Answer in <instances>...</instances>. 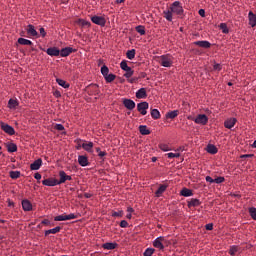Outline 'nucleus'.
Wrapping results in <instances>:
<instances>
[{
  "label": "nucleus",
  "instance_id": "f257e3e1",
  "mask_svg": "<svg viewBox=\"0 0 256 256\" xmlns=\"http://www.w3.org/2000/svg\"><path fill=\"white\" fill-rule=\"evenodd\" d=\"M157 62L163 67L170 68L174 64V57L171 54H163L158 57Z\"/></svg>",
  "mask_w": 256,
  "mask_h": 256
},
{
  "label": "nucleus",
  "instance_id": "f03ea898",
  "mask_svg": "<svg viewBox=\"0 0 256 256\" xmlns=\"http://www.w3.org/2000/svg\"><path fill=\"white\" fill-rule=\"evenodd\" d=\"M170 8H171V12L173 14L178 15L180 18L184 17L185 10H184L183 5L181 4V2L174 1V3H172L170 5Z\"/></svg>",
  "mask_w": 256,
  "mask_h": 256
},
{
  "label": "nucleus",
  "instance_id": "7ed1b4c3",
  "mask_svg": "<svg viewBox=\"0 0 256 256\" xmlns=\"http://www.w3.org/2000/svg\"><path fill=\"white\" fill-rule=\"evenodd\" d=\"M79 216L77 214H61L54 217V221H67L72 219H77Z\"/></svg>",
  "mask_w": 256,
  "mask_h": 256
},
{
  "label": "nucleus",
  "instance_id": "20e7f679",
  "mask_svg": "<svg viewBox=\"0 0 256 256\" xmlns=\"http://www.w3.org/2000/svg\"><path fill=\"white\" fill-rule=\"evenodd\" d=\"M148 109H149V103L147 101L139 102L137 105V110L142 115H146Z\"/></svg>",
  "mask_w": 256,
  "mask_h": 256
},
{
  "label": "nucleus",
  "instance_id": "39448f33",
  "mask_svg": "<svg viewBox=\"0 0 256 256\" xmlns=\"http://www.w3.org/2000/svg\"><path fill=\"white\" fill-rule=\"evenodd\" d=\"M91 22L102 27H104L107 23L106 19L100 16L91 17Z\"/></svg>",
  "mask_w": 256,
  "mask_h": 256
},
{
  "label": "nucleus",
  "instance_id": "423d86ee",
  "mask_svg": "<svg viewBox=\"0 0 256 256\" xmlns=\"http://www.w3.org/2000/svg\"><path fill=\"white\" fill-rule=\"evenodd\" d=\"M72 53H77V49H73V48L67 46L66 48L60 50L61 57H68Z\"/></svg>",
  "mask_w": 256,
  "mask_h": 256
},
{
  "label": "nucleus",
  "instance_id": "0eeeda50",
  "mask_svg": "<svg viewBox=\"0 0 256 256\" xmlns=\"http://www.w3.org/2000/svg\"><path fill=\"white\" fill-rule=\"evenodd\" d=\"M164 241L165 239L162 236L156 238L153 242V247L156 249L164 250V244H163Z\"/></svg>",
  "mask_w": 256,
  "mask_h": 256
},
{
  "label": "nucleus",
  "instance_id": "6e6552de",
  "mask_svg": "<svg viewBox=\"0 0 256 256\" xmlns=\"http://www.w3.org/2000/svg\"><path fill=\"white\" fill-rule=\"evenodd\" d=\"M1 129L10 136L15 135V128L10 126L9 124L2 123Z\"/></svg>",
  "mask_w": 256,
  "mask_h": 256
},
{
  "label": "nucleus",
  "instance_id": "1a4fd4ad",
  "mask_svg": "<svg viewBox=\"0 0 256 256\" xmlns=\"http://www.w3.org/2000/svg\"><path fill=\"white\" fill-rule=\"evenodd\" d=\"M207 122H208V117L207 115H204V114H200L194 119V123H197V124L206 125Z\"/></svg>",
  "mask_w": 256,
  "mask_h": 256
},
{
  "label": "nucleus",
  "instance_id": "9d476101",
  "mask_svg": "<svg viewBox=\"0 0 256 256\" xmlns=\"http://www.w3.org/2000/svg\"><path fill=\"white\" fill-rule=\"evenodd\" d=\"M61 51L57 49L55 46L52 48H48L46 50V54L51 56V57H58L60 55Z\"/></svg>",
  "mask_w": 256,
  "mask_h": 256
},
{
  "label": "nucleus",
  "instance_id": "9b49d317",
  "mask_svg": "<svg viewBox=\"0 0 256 256\" xmlns=\"http://www.w3.org/2000/svg\"><path fill=\"white\" fill-rule=\"evenodd\" d=\"M194 46H197L203 49H210L212 44L208 41H195Z\"/></svg>",
  "mask_w": 256,
  "mask_h": 256
},
{
  "label": "nucleus",
  "instance_id": "f8f14e48",
  "mask_svg": "<svg viewBox=\"0 0 256 256\" xmlns=\"http://www.w3.org/2000/svg\"><path fill=\"white\" fill-rule=\"evenodd\" d=\"M123 104H124V107H126L127 110H130V111H133L136 106L135 101H133L131 99H124Z\"/></svg>",
  "mask_w": 256,
  "mask_h": 256
},
{
  "label": "nucleus",
  "instance_id": "ddd939ff",
  "mask_svg": "<svg viewBox=\"0 0 256 256\" xmlns=\"http://www.w3.org/2000/svg\"><path fill=\"white\" fill-rule=\"evenodd\" d=\"M42 184H43L44 186H48V187H55V186L58 185L57 179H54V178L44 179V180L42 181Z\"/></svg>",
  "mask_w": 256,
  "mask_h": 256
},
{
  "label": "nucleus",
  "instance_id": "4468645a",
  "mask_svg": "<svg viewBox=\"0 0 256 256\" xmlns=\"http://www.w3.org/2000/svg\"><path fill=\"white\" fill-rule=\"evenodd\" d=\"M43 160L41 158L36 159L31 165V170L37 171L42 167Z\"/></svg>",
  "mask_w": 256,
  "mask_h": 256
},
{
  "label": "nucleus",
  "instance_id": "2eb2a0df",
  "mask_svg": "<svg viewBox=\"0 0 256 256\" xmlns=\"http://www.w3.org/2000/svg\"><path fill=\"white\" fill-rule=\"evenodd\" d=\"M236 122H237L236 118H229L224 122V127L227 129H232L235 127Z\"/></svg>",
  "mask_w": 256,
  "mask_h": 256
},
{
  "label": "nucleus",
  "instance_id": "dca6fc26",
  "mask_svg": "<svg viewBox=\"0 0 256 256\" xmlns=\"http://www.w3.org/2000/svg\"><path fill=\"white\" fill-rule=\"evenodd\" d=\"M78 163L81 165V167H87V165H89L88 157L86 155H79Z\"/></svg>",
  "mask_w": 256,
  "mask_h": 256
},
{
  "label": "nucleus",
  "instance_id": "f3484780",
  "mask_svg": "<svg viewBox=\"0 0 256 256\" xmlns=\"http://www.w3.org/2000/svg\"><path fill=\"white\" fill-rule=\"evenodd\" d=\"M163 17L166 18V21L172 22L173 21V12L171 11V6L169 9L163 11Z\"/></svg>",
  "mask_w": 256,
  "mask_h": 256
},
{
  "label": "nucleus",
  "instance_id": "a211bd4d",
  "mask_svg": "<svg viewBox=\"0 0 256 256\" xmlns=\"http://www.w3.org/2000/svg\"><path fill=\"white\" fill-rule=\"evenodd\" d=\"M93 142H87V141H84L82 143V148L84 149V151L88 152V153H93Z\"/></svg>",
  "mask_w": 256,
  "mask_h": 256
},
{
  "label": "nucleus",
  "instance_id": "6ab92c4d",
  "mask_svg": "<svg viewBox=\"0 0 256 256\" xmlns=\"http://www.w3.org/2000/svg\"><path fill=\"white\" fill-rule=\"evenodd\" d=\"M26 32L29 37H38V33L35 30V27L33 25H28L26 28Z\"/></svg>",
  "mask_w": 256,
  "mask_h": 256
},
{
  "label": "nucleus",
  "instance_id": "aec40b11",
  "mask_svg": "<svg viewBox=\"0 0 256 256\" xmlns=\"http://www.w3.org/2000/svg\"><path fill=\"white\" fill-rule=\"evenodd\" d=\"M136 98L138 99H145L147 98V89L141 88L136 92Z\"/></svg>",
  "mask_w": 256,
  "mask_h": 256
},
{
  "label": "nucleus",
  "instance_id": "412c9836",
  "mask_svg": "<svg viewBox=\"0 0 256 256\" xmlns=\"http://www.w3.org/2000/svg\"><path fill=\"white\" fill-rule=\"evenodd\" d=\"M248 18H249V25L252 27H256V14L250 11L248 13Z\"/></svg>",
  "mask_w": 256,
  "mask_h": 256
},
{
  "label": "nucleus",
  "instance_id": "4be33fe9",
  "mask_svg": "<svg viewBox=\"0 0 256 256\" xmlns=\"http://www.w3.org/2000/svg\"><path fill=\"white\" fill-rule=\"evenodd\" d=\"M200 204L201 202L197 198H192L188 200V208L199 207Z\"/></svg>",
  "mask_w": 256,
  "mask_h": 256
},
{
  "label": "nucleus",
  "instance_id": "5701e85b",
  "mask_svg": "<svg viewBox=\"0 0 256 256\" xmlns=\"http://www.w3.org/2000/svg\"><path fill=\"white\" fill-rule=\"evenodd\" d=\"M22 207L24 211H31L33 209V206L28 199L22 200Z\"/></svg>",
  "mask_w": 256,
  "mask_h": 256
},
{
  "label": "nucleus",
  "instance_id": "b1692460",
  "mask_svg": "<svg viewBox=\"0 0 256 256\" xmlns=\"http://www.w3.org/2000/svg\"><path fill=\"white\" fill-rule=\"evenodd\" d=\"M60 180H57V185L65 184L67 181V174L65 171L59 172Z\"/></svg>",
  "mask_w": 256,
  "mask_h": 256
},
{
  "label": "nucleus",
  "instance_id": "393cba45",
  "mask_svg": "<svg viewBox=\"0 0 256 256\" xmlns=\"http://www.w3.org/2000/svg\"><path fill=\"white\" fill-rule=\"evenodd\" d=\"M118 247L117 243H104L102 244V248L104 250H115Z\"/></svg>",
  "mask_w": 256,
  "mask_h": 256
},
{
  "label": "nucleus",
  "instance_id": "a878e982",
  "mask_svg": "<svg viewBox=\"0 0 256 256\" xmlns=\"http://www.w3.org/2000/svg\"><path fill=\"white\" fill-rule=\"evenodd\" d=\"M206 151L209 154L215 155L218 153V148L216 146H214V144H208Z\"/></svg>",
  "mask_w": 256,
  "mask_h": 256
},
{
  "label": "nucleus",
  "instance_id": "bb28decb",
  "mask_svg": "<svg viewBox=\"0 0 256 256\" xmlns=\"http://www.w3.org/2000/svg\"><path fill=\"white\" fill-rule=\"evenodd\" d=\"M179 116V110L168 111L166 113V119H175Z\"/></svg>",
  "mask_w": 256,
  "mask_h": 256
},
{
  "label": "nucleus",
  "instance_id": "cd10ccee",
  "mask_svg": "<svg viewBox=\"0 0 256 256\" xmlns=\"http://www.w3.org/2000/svg\"><path fill=\"white\" fill-rule=\"evenodd\" d=\"M18 43L22 46H33V42L23 37L18 38Z\"/></svg>",
  "mask_w": 256,
  "mask_h": 256
},
{
  "label": "nucleus",
  "instance_id": "c85d7f7f",
  "mask_svg": "<svg viewBox=\"0 0 256 256\" xmlns=\"http://www.w3.org/2000/svg\"><path fill=\"white\" fill-rule=\"evenodd\" d=\"M139 132L141 133V135L143 136H147L150 135V130L146 125H140L139 126Z\"/></svg>",
  "mask_w": 256,
  "mask_h": 256
},
{
  "label": "nucleus",
  "instance_id": "c756f323",
  "mask_svg": "<svg viewBox=\"0 0 256 256\" xmlns=\"http://www.w3.org/2000/svg\"><path fill=\"white\" fill-rule=\"evenodd\" d=\"M180 195H181V196H184V197L193 196V190L188 189V188H183V189L180 191Z\"/></svg>",
  "mask_w": 256,
  "mask_h": 256
},
{
  "label": "nucleus",
  "instance_id": "7c9ffc66",
  "mask_svg": "<svg viewBox=\"0 0 256 256\" xmlns=\"http://www.w3.org/2000/svg\"><path fill=\"white\" fill-rule=\"evenodd\" d=\"M17 106H19V102L16 99H10L8 101V107L10 108V110H15Z\"/></svg>",
  "mask_w": 256,
  "mask_h": 256
},
{
  "label": "nucleus",
  "instance_id": "2f4dec72",
  "mask_svg": "<svg viewBox=\"0 0 256 256\" xmlns=\"http://www.w3.org/2000/svg\"><path fill=\"white\" fill-rule=\"evenodd\" d=\"M151 116H152V119L154 120L160 119L161 118L160 111L158 109H151Z\"/></svg>",
  "mask_w": 256,
  "mask_h": 256
},
{
  "label": "nucleus",
  "instance_id": "473e14b6",
  "mask_svg": "<svg viewBox=\"0 0 256 256\" xmlns=\"http://www.w3.org/2000/svg\"><path fill=\"white\" fill-rule=\"evenodd\" d=\"M166 189H167V186H165V184H161L158 190H156L155 195L157 197H160L166 191Z\"/></svg>",
  "mask_w": 256,
  "mask_h": 256
},
{
  "label": "nucleus",
  "instance_id": "72a5a7b5",
  "mask_svg": "<svg viewBox=\"0 0 256 256\" xmlns=\"http://www.w3.org/2000/svg\"><path fill=\"white\" fill-rule=\"evenodd\" d=\"M61 231V227H55L53 229H50V230H46L45 231V236H48L50 234H57Z\"/></svg>",
  "mask_w": 256,
  "mask_h": 256
},
{
  "label": "nucleus",
  "instance_id": "f704fd0d",
  "mask_svg": "<svg viewBox=\"0 0 256 256\" xmlns=\"http://www.w3.org/2000/svg\"><path fill=\"white\" fill-rule=\"evenodd\" d=\"M56 82L60 87H63L64 89H68L70 87V84L66 83L64 80H61V78H57Z\"/></svg>",
  "mask_w": 256,
  "mask_h": 256
},
{
  "label": "nucleus",
  "instance_id": "c9c22d12",
  "mask_svg": "<svg viewBox=\"0 0 256 256\" xmlns=\"http://www.w3.org/2000/svg\"><path fill=\"white\" fill-rule=\"evenodd\" d=\"M134 75V70L131 67H128L127 70H125L124 78L130 79Z\"/></svg>",
  "mask_w": 256,
  "mask_h": 256
},
{
  "label": "nucleus",
  "instance_id": "e433bc0d",
  "mask_svg": "<svg viewBox=\"0 0 256 256\" xmlns=\"http://www.w3.org/2000/svg\"><path fill=\"white\" fill-rule=\"evenodd\" d=\"M136 32L140 35H145L146 34V28L145 26L143 25H138L136 28H135Z\"/></svg>",
  "mask_w": 256,
  "mask_h": 256
},
{
  "label": "nucleus",
  "instance_id": "4c0bfd02",
  "mask_svg": "<svg viewBox=\"0 0 256 256\" xmlns=\"http://www.w3.org/2000/svg\"><path fill=\"white\" fill-rule=\"evenodd\" d=\"M7 149H8V152L10 153H15L17 152V146L15 143H9L7 144Z\"/></svg>",
  "mask_w": 256,
  "mask_h": 256
},
{
  "label": "nucleus",
  "instance_id": "58836bf2",
  "mask_svg": "<svg viewBox=\"0 0 256 256\" xmlns=\"http://www.w3.org/2000/svg\"><path fill=\"white\" fill-rule=\"evenodd\" d=\"M101 73L103 75V78L106 79L109 74V68L106 65H103L101 68Z\"/></svg>",
  "mask_w": 256,
  "mask_h": 256
},
{
  "label": "nucleus",
  "instance_id": "ea45409f",
  "mask_svg": "<svg viewBox=\"0 0 256 256\" xmlns=\"http://www.w3.org/2000/svg\"><path fill=\"white\" fill-rule=\"evenodd\" d=\"M96 152H97L98 156L100 157V159H102V161H104L103 157L107 155V152L106 151H101L100 147L96 148Z\"/></svg>",
  "mask_w": 256,
  "mask_h": 256
},
{
  "label": "nucleus",
  "instance_id": "a19ab883",
  "mask_svg": "<svg viewBox=\"0 0 256 256\" xmlns=\"http://www.w3.org/2000/svg\"><path fill=\"white\" fill-rule=\"evenodd\" d=\"M21 176V172L19 171H10V178L11 179H18Z\"/></svg>",
  "mask_w": 256,
  "mask_h": 256
},
{
  "label": "nucleus",
  "instance_id": "79ce46f5",
  "mask_svg": "<svg viewBox=\"0 0 256 256\" xmlns=\"http://www.w3.org/2000/svg\"><path fill=\"white\" fill-rule=\"evenodd\" d=\"M219 29L222 30V32L224 34H228L229 33V29L227 28V24H225L224 22H222L220 25H219Z\"/></svg>",
  "mask_w": 256,
  "mask_h": 256
},
{
  "label": "nucleus",
  "instance_id": "37998d69",
  "mask_svg": "<svg viewBox=\"0 0 256 256\" xmlns=\"http://www.w3.org/2000/svg\"><path fill=\"white\" fill-rule=\"evenodd\" d=\"M115 79H116V75H114V74H108V75L106 76V78H105V81H106L107 83H112L113 81H115Z\"/></svg>",
  "mask_w": 256,
  "mask_h": 256
},
{
  "label": "nucleus",
  "instance_id": "c03bdc74",
  "mask_svg": "<svg viewBox=\"0 0 256 256\" xmlns=\"http://www.w3.org/2000/svg\"><path fill=\"white\" fill-rule=\"evenodd\" d=\"M126 56L128 59H130L132 61V59L135 58V49L127 51Z\"/></svg>",
  "mask_w": 256,
  "mask_h": 256
},
{
  "label": "nucleus",
  "instance_id": "a18cd8bd",
  "mask_svg": "<svg viewBox=\"0 0 256 256\" xmlns=\"http://www.w3.org/2000/svg\"><path fill=\"white\" fill-rule=\"evenodd\" d=\"M238 251H239L238 246H231L229 250L230 256H235L236 252Z\"/></svg>",
  "mask_w": 256,
  "mask_h": 256
},
{
  "label": "nucleus",
  "instance_id": "49530a36",
  "mask_svg": "<svg viewBox=\"0 0 256 256\" xmlns=\"http://www.w3.org/2000/svg\"><path fill=\"white\" fill-rule=\"evenodd\" d=\"M249 213L252 219L256 220V207H250L249 208Z\"/></svg>",
  "mask_w": 256,
  "mask_h": 256
},
{
  "label": "nucleus",
  "instance_id": "de8ad7c7",
  "mask_svg": "<svg viewBox=\"0 0 256 256\" xmlns=\"http://www.w3.org/2000/svg\"><path fill=\"white\" fill-rule=\"evenodd\" d=\"M120 67H121V69H122L123 71L129 70V66H128V63H127L126 60H123V61L121 62Z\"/></svg>",
  "mask_w": 256,
  "mask_h": 256
},
{
  "label": "nucleus",
  "instance_id": "09e8293b",
  "mask_svg": "<svg viewBox=\"0 0 256 256\" xmlns=\"http://www.w3.org/2000/svg\"><path fill=\"white\" fill-rule=\"evenodd\" d=\"M160 149L161 151L163 152H168V151H171V148L168 146V144H160Z\"/></svg>",
  "mask_w": 256,
  "mask_h": 256
},
{
  "label": "nucleus",
  "instance_id": "8fccbe9b",
  "mask_svg": "<svg viewBox=\"0 0 256 256\" xmlns=\"http://www.w3.org/2000/svg\"><path fill=\"white\" fill-rule=\"evenodd\" d=\"M166 156L168 157V159H174V158L180 157V154L179 153L174 154V152H168Z\"/></svg>",
  "mask_w": 256,
  "mask_h": 256
},
{
  "label": "nucleus",
  "instance_id": "3c124183",
  "mask_svg": "<svg viewBox=\"0 0 256 256\" xmlns=\"http://www.w3.org/2000/svg\"><path fill=\"white\" fill-rule=\"evenodd\" d=\"M155 252L154 248H146V251L144 252V256H152Z\"/></svg>",
  "mask_w": 256,
  "mask_h": 256
},
{
  "label": "nucleus",
  "instance_id": "603ef678",
  "mask_svg": "<svg viewBox=\"0 0 256 256\" xmlns=\"http://www.w3.org/2000/svg\"><path fill=\"white\" fill-rule=\"evenodd\" d=\"M224 181H225L224 176H218L216 179H214V183L216 184H222L224 183Z\"/></svg>",
  "mask_w": 256,
  "mask_h": 256
},
{
  "label": "nucleus",
  "instance_id": "864d4df0",
  "mask_svg": "<svg viewBox=\"0 0 256 256\" xmlns=\"http://www.w3.org/2000/svg\"><path fill=\"white\" fill-rule=\"evenodd\" d=\"M54 129L58 131H63L65 130V126L63 124H55Z\"/></svg>",
  "mask_w": 256,
  "mask_h": 256
},
{
  "label": "nucleus",
  "instance_id": "5fc2aeb1",
  "mask_svg": "<svg viewBox=\"0 0 256 256\" xmlns=\"http://www.w3.org/2000/svg\"><path fill=\"white\" fill-rule=\"evenodd\" d=\"M123 215H124L123 211L112 212V217H119V218H121Z\"/></svg>",
  "mask_w": 256,
  "mask_h": 256
},
{
  "label": "nucleus",
  "instance_id": "6e6d98bb",
  "mask_svg": "<svg viewBox=\"0 0 256 256\" xmlns=\"http://www.w3.org/2000/svg\"><path fill=\"white\" fill-rule=\"evenodd\" d=\"M120 227L121 228H127V227H129V223L126 220H122L120 222Z\"/></svg>",
  "mask_w": 256,
  "mask_h": 256
},
{
  "label": "nucleus",
  "instance_id": "4d7b16f0",
  "mask_svg": "<svg viewBox=\"0 0 256 256\" xmlns=\"http://www.w3.org/2000/svg\"><path fill=\"white\" fill-rule=\"evenodd\" d=\"M213 70H214V71H217V72H220V71L222 70L221 64H215V65L213 66Z\"/></svg>",
  "mask_w": 256,
  "mask_h": 256
},
{
  "label": "nucleus",
  "instance_id": "13d9d810",
  "mask_svg": "<svg viewBox=\"0 0 256 256\" xmlns=\"http://www.w3.org/2000/svg\"><path fill=\"white\" fill-rule=\"evenodd\" d=\"M41 224H42V225H45V226H51V221L48 220V219H45V220H42V221H41Z\"/></svg>",
  "mask_w": 256,
  "mask_h": 256
},
{
  "label": "nucleus",
  "instance_id": "bf43d9fd",
  "mask_svg": "<svg viewBox=\"0 0 256 256\" xmlns=\"http://www.w3.org/2000/svg\"><path fill=\"white\" fill-rule=\"evenodd\" d=\"M206 182L213 184V183H215V179L211 178V176L208 175V176H206Z\"/></svg>",
  "mask_w": 256,
  "mask_h": 256
},
{
  "label": "nucleus",
  "instance_id": "052dcab7",
  "mask_svg": "<svg viewBox=\"0 0 256 256\" xmlns=\"http://www.w3.org/2000/svg\"><path fill=\"white\" fill-rule=\"evenodd\" d=\"M207 231H213V223L206 224Z\"/></svg>",
  "mask_w": 256,
  "mask_h": 256
},
{
  "label": "nucleus",
  "instance_id": "680f3d73",
  "mask_svg": "<svg viewBox=\"0 0 256 256\" xmlns=\"http://www.w3.org/2000/svg\"><path fill=\"white\" fill-rule=\"evenodd\" d=\"M198 14L201 16V17H206V11L204 9H200L198 11Z\"/></svg>",
  "mask_w": 256,
  "mask_h": 256
},
{
  "label": "nucleus",
  "instance_id": "e2e57ef3",
  "mask_svg": "<svg viewBox=\"0 0 256 256\" xmlns=\"http://www.w3.org/2000/svg\"><path fill=\"white\" fill-rule=\"evenodd\" d=\"M34 178L36 180H41L42 179V175L39 172H37V173L34 174Z\"/></svg>",
  "mask_w": 256,
  "mask_h": 256
},
{
  "label": "nucleus",
  "instance_id": "0e129e2a",
  "mask_svg": "<svg viewBox=\"0 0 256 256\" xmlns=\"http://www.w3.org/2000/svg\"><path fill=\"white\" fill-rule=\"evenodd\" d=\"M82 141H83V140H78V141H77L76 149L79 150V149L83 148V147H82V144H83Z\"/></svg>",
  "mask_w": 256,
  "mask_h": 256
},
{
  "label": "nucleus",
  "instance_id": "69168bd1",
  "mask_svg": "<svg viewBox=\"0 0 256 256\" xmlns=\"http://www.w3.org/2000/svg\"><path fill=\"white\" fill-rule=\"evenodd\" d=\"M138 80H139L138 77H132V78L129 79L128 82H130V83H135V82H137Z\"/></svg>",
  "mask_w": 256,
  "mask_h": 256
},
{
  "label": "nucleus",
  "instance_id": "338daca9",
  "mask_svg": "<svg viewBox=\"0 0 256 256\" xmlns=\"http://www.w3.org/2000/svg\"><path fill=\"white\" fill-rule=\"evenodd\" d=\"M40 35H41L42 38L45 37L46 32H45V29H44V28H40Z\"/></svg>",
  "mask_w": 256,
  "mask_h": 256
},
{
  "label": "nucleus",
  "instance_id": "774afa93",
  "mask_svg": "<svg viewBox=\"0 0 256 256\" xmlns=\"http://www.w3.org/2000/svg\"><path fill=\"white\" fill-rule=\"evenodd\" d=\"M127 212L132 214L134 212V208L133 207H128Z\"/></svg>",
  "mask_w": 256,
  "mask_h": 256
}]
</instances>
